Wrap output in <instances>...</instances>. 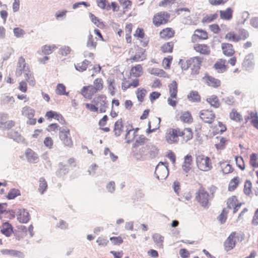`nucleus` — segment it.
Listing matches in <instances>:
<instances>
[{
	"label": "nucleus",
	"instance_id": "26",
	"mask_svg": "<svg viewBox=\"0 0 258 258\" xmlns=\"http://www.w3.org/2000/svg\"><path fill=\"white\" fill-rule=\"evenodd\" d=\"M1 252L3 254L15 256L19 258H22L24 256L22 252L16 250L3 249L1 250Z\"/></svg>",
	"mask_w": 258,
	"mask_h": 258
},
{
	"label": "nucleus",
	"instance_id": "29",
	"mask_svg": "<svg viewBox=\"0 0 258 258\" xmlns=\"http://www.w3.org/2000/svg\"><path fill=\"white\" fill-rule=\"evenodd\" d=\"M131 75L135 77H139L142 74V67L141 64H137L131 70Z\"/></svg>",
	"mask_w": 258,
	"mask_h": 258
},
{
	"label": "nucleus",
	"instance_id": "4",
	"mask_svg": "<svg viewBox=\"0 0 258 258\" xmlns=\"http://www.w3.org/2000/svg\"><path fill=\"white\" fill-rule=\"evenodd\" d=\"M59 138L65 146L71 148L73 143L71 137L70 130H61L59 133Z\"/></svg>",
	"mask_w": 258,
	"mask_h": 258
},
{
	"label": "nucleus",
	"instance_id": "1",
	"mask_svg": "<svg viewBox=\"0 0 258 258\" xmlns=\"http://www.w3.org/2000/svg\"><path fill=\"white\" fill-rule=\"evenodd\" d=\"M196 163L198 168L202 171H207L212 168L210 158L209 157H205L203 155L197 156Z\"/></svg>",
	"mask_w": 258,
	"mask_h": 258
},
{
	"label": "nucleus",
	"instance_id": "37",
	"mask_svg": "<svg viewBox=\"0 0 258 258\" xmlns=\"http://www.w3.org/2000/svg\"><path fill=\"white\" fill-rule=\"evenodd\" d=\"M20 195V190L18 189L13 188L10 190L6 197L8 200H13L14 199L17 197L19 196Z\"/></svg>",
	"mask_w": 258,
	"mask_h": 258
},
{
	"label": "nucleus",
	"instance_id": "16",
	"mask_svg": "<svg viewBox=\"0 0 258 258\" xmlns=\"http://www.w3.org/2000/svg\"><path fill=\"white\" fill-rule=\"evenodd\" d=\"M209 86L214 88H218L221 85V81L214 77L206 75L203 78Z\"/></svg>",
	"mask_w": 258,
	"mask_h": 258
},
{
	"label": "nucleus",
	"instance_id": "7",
	"mask_svg": "<svg viewBox=\"0 0 258 258\" xmlns=\"http://www.w3.org/2000/svg\"><path fill=\"white\" fill-rule=\"evenodd\" d=\"M144 152L149 154L150 158L154 159L157 157L159 154V150L155 145L152 143L148 144L144 147Z\"/></svg>",
	"mask_w": 258,
	"mask_h": 258
},
{
	"label": "nucleus",
	"instance_id": "8",
	"mask_svg": "<svg viewBox=\"0 0 258 258\" xmlns=\"http://www.w3.org/2000/svg\"><path fill=\"white\" fill-rule=\"evenodd\" d=\"M200 117L205 122L210 124L214 119L215 115L212 110H203L200 111Z\"/></svg>",
	"mask_w": 258,
	"mask_h": 258
},
{
	"label": "nucleus",
	"instance_id": "41",
	"mask_svg": "<svg viewBox=\"0 0 258 258\" xmlns=\"http://www.w3.org/2000/svg\"><path fill=\"white\" fill-rule=\"evenodd\" d=\"M39 186L38 190L41 194H43L47 188V183L44 177L39 179Z\"/></svg>",
	"mask_w": 258,
	"mask_h": 258
},
{
	"label": "nucleus",
	"instance_id": "52",
	"mask_svg": "<svg viewBox=\"0 0 258 258\" xmlns=\"http://www.w3.org/2000/svg\"><path fill=\"white\" fill-rule=\"evenodd\" d=\"M15 125V122L13 120H9L6 122H0V127L5 129H11Z\"/></svg>",
	"mask_w": 258,
	"mask_h": 258
},
{
	"label": "nucleus",
	"instance_id": "23",
	"mask_svg": "<svg viewBox=\"0 0 258 258\" xmlns=\"http://www.w3.org/2000/svg\"><path fill=\"white\" fill-rule=\"evenodd\" d=\"M91 62L87 59H85L81 62L75 64V69L80 72H83L87 70V67L90 66Z\"/></svg>",
	"mask_w": 258,
	"mask_h": 258
},
{
	"label": "nucleus",
	"instance_id": "48",
	"mask_svg": "<svg viewBox=\"0 0 258 258\" xmlns=\"http://www.w3.org/2000/svg\"><path fill=\"white\" fill-rule=\"evenodd\" d=\"M146 90L144 88H138L136 94L138 100L140 102H142L144 101V98L146 94Z\"/></svg>",
	"mask_w": 258,
	"mask_h": 258
},
{
	"label": "nucleus",
	"instance_id": "22",
	"mask_svg": "<svg viewBox=\"0 0 258 258\" xmlns=\"http://www.w3.org/2000/svg\"><path fill=\"white\" fill-rule=\"evenodd\" d=\"M206 101L214 108H218L220 106V103L218 97L215 95H213L210 97L207 98Z\"/></svg>",
	"mask_w": 258,
	"mask_h": 258
},
{
	"label": "nucleus",
	"instance_id": "34",
	"mask_svg": "<svg viewBox=\"0 0 258 258\" xmlns=\"http://www.w3.org/2000/svg\"><path fill=\"white\" fill-rule=\"evenodd\" d=\"M195 50L203 54H209L210 50L206 44H198L195 47Z\"/></svg>",
	"mask_w": 258,
	"mask_h": 258
},
{
	"label": "nucleus",
	"instance_id": "44",
	"mask_svg": "<svg viewBox=\"0 0 258 258\" xmlns=\"http://www.w3.org/2000/svg\"><path fill=\"white\" fill-rule=\"evenodd\" d=\"M17 68L23 70V73L25 71H28L29 68L28 66H26L25 60L22 56L19 58Z\"/></svg>",
	"mask_w": 258,
	"mask_h": 258
},
{
	"label": "nucleus",
	"instance_id": "54",
	"mask_svg": "<svg viewBox=\"0 0 258 258\" xmlns=\"http://www.w3.org/2000/svg\"><path fill=\"white\" fill-rule=\"evenodd\" d=\"M13 32L15 36L17 38L23 37L25 34V32L22 29L19 27H16L13 29Z\"/></svg>",
	"mask_w": 258,
	"mask_h": 258
},
{
	"label": "nucleus",
	"instance_id": "59",
	"mask_svg": "<svg viewBox=\"0 0 258 258\" xmlns=\"http://www.w3.org/2000/svg\"><path fill=\"white\" fill-rule=\"evenodd\" d=\"M226 140L224 137H221L220 143L215 145L216 148L218 150H223L225 147V142Z\"/></svg>",
	"mask_w": 258,
	"mask_h": 258
},
{
	"label": "nucleus",
	"instance_id": "38",
	"mask_svg": "<svg viewBox=\"0 0 258 258\" xmlns=\"http://www.w3.org/2000/svg\"><path fill=\"white\" fill-rule=\"evenodd\" d=\"M239 178L238 176L234 177L231 179L229 183L228 190L233 191L235 189L239 183Z\"/></svg>",
	"mask_w": 258,
	"mask_h": 258
},
{
	"label": "nucleus",
	"instance_id": "36",
	"mask_svg": "<svg viewBox=\"0 0 258 258\" xmlns=\"http://www.w3.org/2000/svg\"><path fill=\"white\" fill-rule=\"evenodd\" d=\"M251 124L256 129H258V114L256 112L250 111L249 112Z\"/></svg>",
	"mask_w": 258,
	"mask_h": 258
},
{
	"label": "nucleus",
	"instance_id": "53",
	"mask_svg": "<svg viewBox=\"0 0 258 258\" xmlns=\"http://www.w3.org/2000/svg\"><path fill=\"white\" fill-rule=\"evenodd\" d=\"M94 88L96 91L100 90L103 88V81L101 78L96 79L94 81Z\"/></svg>",
	"mask_w": 258,
	"mask_h": 258
},
{
	"label": "nucleus",
	"instance_id": "46",
	"mask_svg": "<svg viewBox=\"0 0 258 258\" xmlns=\"http://www.w3.org/2000/svg\"><path fill=\"white\" fill-rule=\"evenodd\" d=\"M173 48V43L171 41L167 42L161 46V50L163 52H172Z\"/></svg>",
	"mask_w": 258,
	"mask_h": 258
},
{
	"label": "nucleus",
	"instance_id": "19",
	"mask_svg": "<svg viewBox=\"0 0 258 258\" xmlns=\"http://www.w3.org/2000/svg\"><path fill=\"white\" fill-rule=\"evenodd\" d=\"M254 55L253 53H249L245 56L242 65L246 70H249L253 68L254 63L253 61Z\"/></svg>",
	"mask_w": 258,
	"mask_h": 258
},
{
	"label": "nucleus",
	"instance_id": "64",
	"mask_svg": "<svg viewBox=\"0 0 258 258\" xmlns=\"http://www.w3.org/2000/svg\"><path fill=\"white\" fill-rule=\"evenodd\" d=\"M44 145L49 149L52 148L53 142L50 137H46L44 140Z\"/></svg>",
	"mask_w": 258,
	"mask_h": 258
},
{
	"label": "nucleus",
	"instance_id": "2",
	"mask_svg": "<svg viewBox=\"0 0 258 258\" xmlns=\"http://www.w3.org/2000/svg\"><path fill=\"white\" fill-rule=\"evenodd\" d=\"M196 200L204 208H208L209 194L201 186L196 192Z\"/></svg>",
	"mask_w": 258,
	"mask_h": 258
},
{
	"label": "nucleus",
	"instance_id": "61",
	"mask_svg": "<svg viewBox=\"0 0 258 258\" xmlns=\"http://www.w3.org/2000/svg\"><path fill=\"white\" fill-rule=\"evenodd\" d=\"M179 64L182 70H187L191 66V63L188 62V59L185 62H184L182 59H180L179 61Z\"/></svg>",
	"mask_w": 258,
	"mask_h": 258
},
{
	"label": "nucleus",
	"instance_id": "51",
	"mask_svg": "<svg viewBox=\"0 0 258 258\" xmlns=\"http://www.w3.org/2000/svg\"><path fill=\"white\" fill-rule=\"evenodd\" d=\"M59 113L52 111V110H49L48 111H47L45 114V117L49 120H51L52 118L54 119H57V116H58Z\"/></svg>",
	"mask_w": 258,
	"mask_h": 258
},
{
	"label": "nucleus",
	"instance_id": "3",
	"mask_svg": "<svg viewBox=\"0 0 258 258\" xmlns=\"http://www.w3.org/2000/svg\"><path fill=\"white\" fill-rule=\"evenodd\" d=\"M92 102L96 106H99L100 112H105L106 111V109L108 107V104L106 101V97L104 95H100L95 97Z\"/></svg>",
	"mask_w": 258,
	"mask_h": 258
},
{
	"label": "nucleus",
	"instance_id": "55",
	"mask_svg": "<svg viewBox=\"0 0 258 258\" xmlns=\"http://www.w3.org/2000/svg\"><path fill=\"white\" fill-rule=\"evenodd\" d=\"M235 161L237 166L242 170L245 169V166L243 158L241 156L235 157Z\"/></svg>",
	"mask_w": 258,
	"mask_h": 258
},
{
	"label": "nucleus",
	"instance_id": "50",
	"mask_svg": "<svg viewBox=\"0 0 258 258\" xmlns=\"http://www.w3.org/2000/svg\"><path fill=\"white\" fill-rule=\"evenodd\" d=\"M89 17L95 25H96L98 27H101V26L103 25V23L102 22H100V20L96 17L94 14L90 13H89Z\"/></svg>",
	"mask_w": 258,
	"mask_h": 258
},
{
	"label": "nucleus",
	"instance_id": "40",
	"mask_svg": "<svg viewBox=\"0 0 258 258\" xmlns=\"http://www.w3.org/2000/svg\"><path fill=\"white\" fill-rule=\"evenodd\" d=\"M195 32L194 36L198 37L199 39L205 40L208 38L207 32L203 29H197Z\"/></svg>",
	"mask_w": 258,
	"mask_h": 258
},
{
	"label": "nucleus",
	"instance_id": "21",
	"mask_svg": "<svg viewBox=\"0 0 258 258\" xmlns=\"http://www.w3.org/2000/svg\"><path fill=\"white\" fill-rule=\"evenodd\" d=\"M170 96L172 98H176L177 94V83L175 81H173L168 85Z\"/></svg>",
	"mask_w": 258,
	"mask_h": 258
},
{
	"label": "nucleus",
	"instance_id": "6",
	"mask_svg": "<svg viewBox=\"0 0 258 258\" xmlns=\"http://www.w3.org/2000/svg\"><path fill=\"white\" fill-rule=\"evenodd\" d=\"M169 17V15L167 13L163 12L157 14L154 16L153 23L157 27L167 23V19Z\"/></svg>",
	"mask_w": 258,
	"mask_h": 258
},
{
	"label": "nucleus",
	"instance_id": "45",
	"mask_svg": "<svg viewBox=\"0 0 258 258\" xmlns=\"http://www.w3.org/2000/svg\"><path fill=\"white\" fill-rule=\"evenodd\" d=\"M225 38L229 41L233 42H238L240 39L241 37L237 36L236 34L233 32H229L226 34Z\"/></svg>",
	"mask_w": 258,
	"mask_h": 258
},
{
	"label": "nucleus",
	"instance_id": "47",
	"mask_svg": "<svg viewBox=\"0 0 258 258\" xmlns=\"http://www.w3.org/2000/svg\"><path fill=\"white\" fill-rule=\"evenodd\" d=\"M153 239L155 243L158 246H162L164 240V237L158 233H155L152 236Z\"/></svg>",
	"mask_w": 258,
	"mask_h": 258
},
{
	"label": "nucleus",
	"instance_id": "18",
	"mask_svg": "<svg viewBox=\"0 0 258 258\" xmlns=\"http://www.w3.org/2000/svg\"><path fill=\"white\" fill-rule=\"evenodd\" d=\"M192 161V157L190 155L187 154L184 157L182 168L185 173H187L190 170Z\"/></svg>",
	"mask_w": 258,
	"mask_h": 258
},
{
	"label": "nucleus",
	"instance_id": "27",
	"mask_svg": "<svg viewBox=\"0 0 258 258\" xmlns=\"http://www.w3.org/2000/svg\"><path fill=\"white\" fill-rule=\"evenodd\" d=\"M225 60L221 59V60L217 61L214 64V68L217 70L218 73H223L226 70V66L225 64Z\"/></svg>",
	"mask_w": 258,
	"mask_h": 258
},
{
	"label": "nucleus",
	"instance_id": "11",
	"mask_svg": "<svg viewBox=\"0 0 258 258\" xmlns=\"http://www.w3.org/2000/svg\"><path fill=\"white\" fill-rule=\"evenodd\" d=\"M180 130H172V132L167 133L165 138L168 143L172 144L177 143L178 141V137L180 136Z\"/></svg>",
	"mask_w": 258,
	"mask_h": 258
},
{
	"label": "nucleus",
	"instance_id": "63",
	"mask_svg": "<svg viewBox=\"0 0 258 258\" xmlns=\"http://www.w3.org/2000/svg\"><path fill=\"white\" fill-rule=\"evenodd\" d=\"M110 240L114 245H119L123 242V239L120 236L111 237L110 238Z\"/></svg>",
	"mask_w": 258,
	"mask_h": 258
},
{
	"label": "nucleus",
	"instance_id": "13",
	"mask_svg": "<svg viewBox=\"0 0 258 258\" xmlns=\"http://www.w3.org/2000/svg\"><path fill=\"white\" fill-rule=\"evenodd\" d=\"M221 48L223 50V54L226 56H231L235 53V50L233 49V45L230 43H222L221 44Z\"/></svg>",
	"mask_w": 258,
	"mask_h": 258
},
{
	"label": "nucleus",
	"instance_id": "25",
	"mask_svg": "<svg viewBox=\"0 0 258 258\" xmlns=\"http://www.w3.org/2000/svg\"><path fill=\"white\" fill-rule=\"evenodd\" d=\"M220 16L222 19L229 20L232 18L233 10L231 8H228L225 11H220Z\"/></svg>",
	"mask_w": 258,
	"mask_h": 258
},
{
	"label": "nucleus",
	"instance_id": "43",
	"mask_svg": "<svg viewBox=\"0 0 258 258\" xmlns=\"http://www.w3.org/2000/svg\"><path fill=\"white\" fill-rule=\"evenodd\" d=\"M56 93L59 95L68 96L69 92L66 91V87L63 84H58L57 85Z\"/></svg>",
	"mask_w": 258,
	"mask_h": 258
},
{
	"label": "nucleus",
	"instance_id": "30",
	"mask_svg": "<svg viewBox=\"0 0 258 258\" xmlns=\"http://www.w3.org/2000/svg\"><path fill=\"white\" fill-rule=\"evenodd\" d=\"M148 71L151 74L160 77H165L166 75V73L163 70L158 68H150Z\"/></svg>",
	"mask_w": 258,
	"mask_h": 258
},
{
	"label": "nucleus",
	"instance_id": "20",
	"mask_svg": "<svg viewBox=\"0 0 258 258\" xmlns=\"http://www.w3.org/2000/svg\"><path fill=\"white\" fill-rule=\"evenodd\" d=\"M59 168L55 172V175L58 177H62L66 175L69 172V169L67 165H64L62 162H60L58 164Z\"/></svg>",
	"mask_w": 258,
	"mask_h": 258
},
{
	"label": "nucleus",
	"instance_id": "56",
	"mask_svg": "<svg viewBox=\"0 0 258 258\" xmlns=\"http://www.w3.org/2000/svg\"><path fill=\"white\" fill-rule=\"evenodd\" d=\"M222 101L229 106L234 105L235 103L234 98L232 96H229L227 97L223 98L222 99Z\"/></svg>",
	"mask_w": 258,
	"mask_h": 258
},
{
	"label": "nucleus",
	"instance_id": "17",
	"mask_svg": "<svg viewBox=\"0 0 258 258\" xmlns=\"http://www.w3.org/2000/svg\"><path fill=\"white\" fill-rule=\"evenodd\" d=\"M28 161L32 163H36L38 161V156L32 149L28 148L25 152Z\"/></svg>",
	"mask_w": 258,
	"mask_h": 258
},
{
	"label": "nucleus",
	"instance_id": "35",
	"mask_svg": "<svg viewBox=\"0 0 258 258\" xmlns=\"http://www.w3.org/2000/svg\"><path fill=\"white\" fill-rule=\"evenodd\" d=\"M22 114L27 118H33L34 116L35 111L29 106H25L22 108Z\"/></svg>",
	"mask_w": 258,
	"mask_h": 258
},
{
	"label": "nucleus",
	"instance_id": "10",
	"mask_svg": "<svg viewBox=\"0 0 258 258\" xmlns=\"http://www.w3.org/2000/svg\"><path fill=\"white\" fill-rule=\"evenodd\" d=\"M235 235L236 232H232L224 242V249L226 251H228L235 246V241L234 240Z\"/></svg>",
	"mask_w": 258,
	"mask_h": 258
},
{
	"label": "nucleus",
	"instance_id": "32",
	"mask_svg": "<svg viewBox=\"0 0 258 258\" xmlns=\"http://www.w3.org/2000/svg\"><path fill=\"white\" fill-rule=\"evenodd\" d=\"M139 130H126V133L125 136V139L127 143H130L136 137L137 133Z\"/></svg>",
	"mask_w": 258,
	"mask_h": 258
},
{
	"label": "nucleus",
	"instance_id": "14",
	"mask_svg": "<svg viewBox=\"0 0 258 258\" xmlns=\"http://www.w3.org/2000/svg\"><path fill=\"white\" fill-rule=\"evenodd\" d=\"M7 135L9 138L12 139L18 143H22L24 141V138L16 130H7Z\"/></svg>",
	"mask_w": 258,
	"mask_h": 258
},
{
	"label": "nucleus",
	"instance_id": "60",
	"mask_svg": "<svg viewBox=\"0 0 258 258\" xmlns=\"http://www.w3.org/2000/svg\"><path fill=\"white\" fill-rule=\"evenodd\" d=\"M237 201V200L235 196H232L230 198L228 199L227 202V208L229 209H231L232 208H234L235 202Z\"/></svg>",
	"mask_w": 258,
	"mask_h": 258
},
{
	"label": "nucleus",
	"instance_id": "15",
	"mask_svg": "<svg viewBox=\"0 0 258 258\" xmlns=\"http://www.w3.org/2000/svg\"><path fill=\"white\" fill-rule=\"evenodd\" d=\"M1 232L6 237H10L13 232V227L10 223L6 222L2 224Z\"/></svg>",
	"mask_w": 258,
	"mask_h": 258
},
{
	"label": "nucleus",
	"instance_id": "57",
	"mask_svg": "<svg viewBox=\"0 0 258 258\" xmlns=\"http://www.w3.org/2000/svg\"><path fill=\"white\" fill-rule=\"evenodd\" d=\"M218 17V15L217 14H214L211 15L210 16L207 15L205 17L203 18L202 20L203 23H210L216 19Z\"/></svg>",
	"mask_w": 258,
	"mask_h": 258
},
{
	"label": "nucleus",
	"instance_id": "42",
	"mask_svg": "<svg viewBox=\"0 0 258 258\" xmlns=\"http://www.w3.org/2000/svg\"><path fill=\"white\" fill-rule=\"evenodd\" d=\"M180 118L182 122L186 123H190L192 120L191 115L188 111L183 112L181 115Z\"/></svg>",
	"mask_w": 258,
	"mask_h": 258
},
{
	"label": "nucleus",
	"instance_id": "31",
	"mask_svg": "<svg viewBox=\"0 0 258 258\" xmlns=\"http://www.w3.org/2000/svg\"><path fill=\"white\" fill-rule=\"evenodd\" d=\"M230 118L236 122H241L243 118L240 113L238 112L236 109H233L229 114Z\"/></svg>",
	"mask_w": 258,
	"mask_h": 258
},
{
	"label": "nucleus",
	"instance_id": "9",
	"mask_svg": "<svg viewBox=\"0 0 258 258\" xmlns=\"http://www.w3.org/2000/svg\"><path fill=\"white\" fill-rule=\"evenodd\" d=\"M154 173L158 179H166L169 174L168 167L156 166Z\"/></svg>",
	"mask_w": 258,
	"mask_h": 258
},
{
	"label": "nucleus",
	"instance_id": "24",
	"mask_svg": "<svg viewBox=\"0 0 258 258\" xmlns=\"http://www.w3.org/2000/svg\"><path fill=\"white\" fill-rule=\"evenodd\" d=\"M187 98L191 102H200L201 96L197 91H191L187 96Z\"/></svg>",
	"mask_w": 258,
	"mask_h": 258
},
{
	"label": "nucleus",
	"instance_id": "58",
	"mask_svg": "<svg viewBox=\"0 0 258 258\" xmlns=\"http://www.w3.org/2000/svg\"><path fill=\"white\" fill-rule=\"evenodd\" d=\"M71 49L67 46H63L59 49V53L62 55L66 56L70 53Z\"/></svg>",
	"mask_w": 258,
	"mask_h": 258
},
{
	"label": "nucleus",
	"instance_id": "12",
	"mask_svg": "<svg viewBox=\"0 0 258 258\" xmlns=\"http://www.w3.org/2000/svg\"><path fill=\"white\" fill-rule=\"evenodd\" d=\"M17 219L20 223H27L30 220V214L25 209H19Z\"/></svg>",
	"mask_w": 258,
	"mask_h": 258
},
{
	"label": "nucleus",
	"instance_id": "39",
	"mask_svg": "<svg viewBox=\"0 0 258 258\" xmlns=\"http://www.w3.org/2000/svg\"><path fill=\"white\" fill-rule=\"evenodd\" d=\"M192 130H183L179 131L180 136H182L185 142H187L192 139L193 136Z\"/></svg>",
	"mask_w": 258,
	"mask_h": 258
},
{
	"label": "nucleus",
	"instance_id": "33",
	"mask_svg": "<svg viewBox=\"0 0 258 258\" xmlns=\"http://www.w3.org/2000/svg\"><path fill=\"white\" fill-rule=\"evenodd\" d=\"M97 46V42L94 41V39L92 34H90L88 36V40L86 43V46L90 50L95 49Z\"/></svg>",
	"mask_w": 258,
	"mask_h": 258
},
{
	"label": "nucleus",
	"instance_id": "62",
	"mask_svg": "<svg viewBox=\"0 0 258 258\" xmlns=\"http://www.w3.org/2000/svg\"><path fill=\"white\" fill-rule=\"evenodd\" d=\"M107 82L109 84L108 90L110 91V94L111 96H114L115 95V92L114 91L115 87H114L113 84L114 82V80L112 79H108Z\"/></svg>",
	"mask_w": 258,
	"mask_h": 258
},
{
	"label": "nucleus",
	"instance_id": "28",
	"mask_svg": "<svg viewBox=\"0 0 258 258\" xmlns=\"http://www.w3.org/2000/svg\"><path fill=\"white\" fill-rule=\"evenodd\" d=\"M174 31L170 28H167L162 30L160 33V36L162 38L169 39L173 36Z\"/></svg>",
	"mask_w": 258,
	"mask_h": 258
},
{
	"label": "nucleus",
	"instance_id": "5",
	"mask_svg": "<svg viewBox=\"0 0 258 258\" xmlns=\"http://www.w3.org/2000/svg\"><path fill=\"white\" fill-rule=\"evenodd\" d=\"M202 61V58L198 56L194 57L188 59V62L191 63L190 68H191L192 74H199Z\"/></svg>",
	"mask_w": 258,
	"mask_h": 258
},
{
	"label": "nucleus",
	"instance_id": "49",
	"mask_svg": "<svg viewBox=\"0 0 258 258\" xmlns=\"http://www.w3.org/2000/svg\"><path fill=\"white\" fill-rule=\"evenodd\" d=\"M251 188H252V183L251 181L249 180H246L244 183V186L243 189L244 193L247 195L249 196L251 192Z\"/></svg>",
	"mask_w": 258,
	"mask_h": 258
}]
</instances>
